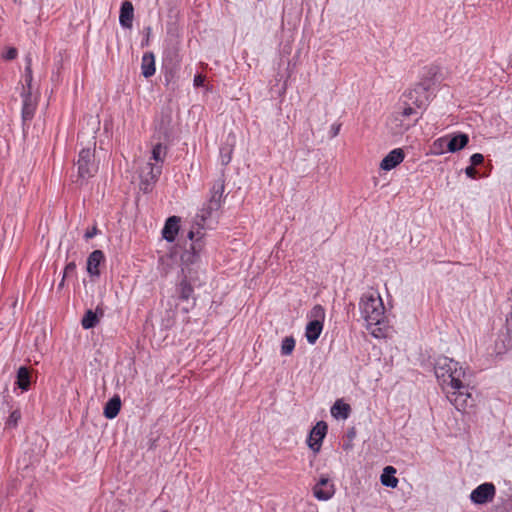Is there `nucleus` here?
Masks as SVG:
<instances>
[{
	"label": "nucleus",
	"mask_w": 512,
	"mask_h": 512,
	"mask_svg": "<svg viewBox=\"0 0 512 512\" xmlns=\"http://www.w3.org/2000/svg\"><path fill=\"white\" fill-rule=\"evenodd\" d=\"M309 322L305 328V337L310 344H315L323 331L325 310L317 304L308 313Z\"/></svg>",
	"instance_id": "423d86ee"
},
{
	"label": "nucleus",
	"mask_w": 512,
	"mask_h": 512,
	"mask_svg": "<svg viewBox=\"0 0 512 512\" xmlns=\"http://www.w3.org/2000/svg\"><path fill=\"white\" fill-rule=\"evenodd\" d=\"M171 116L169 114L162 115L158 129L163 132L165 137H168Z\"/></svg>",
	"instance_id": "cd10ccee"
},
{
	"label": "nucleus",
	"mask_w": 512,
	"mask_h": 512,
	"mask_svg": "<svg viewBox=\"0 0 512 512\" xmlns=\"http://www.w3.org/2000/svg\"><path fill=\"white\" fill-rule=\"evenodd\" d=\"M167 156V146L158 142L153 145L151 150V156L147 163L148 172L145 173L144 177L147 182L155 183L162 174V168L164 161Z\"/></svg>",
	"instance_id": "39448f33"
},
{
	"label": "nucleus",
	"mask_w": 512,
	"mask_h": 512,
	"mask_svg": "<svg viewBox=\"0 0 512 512\" xmlns=\"http://www.w3.org/2000/svg\"><path fill=\"white\" fill-rule=\"evenodd\" d=\"M484 161V156L481 153H475L470 157L471 166L481 165Z\"/></svg>",
	"instance_id": "c756f323"
},
{
	"label": "nucleus",
	"mask_w": 512,
	"mask_h": 512,
	"mask_svg": "<svg viewBox=\"0 0 512 512\" xmlns=\"http://www.w3.org/2000/svg\"><path fill=\"white\" fill-rule=\"evenodd\" d=\"M396 469L393 466H386L380 477L381 483L384 486L396 488L398 485V479L395 477Z\"/></svg>",
	"instance_id": "412c9836"
},
{
	"label": "nucleus",
	"mask_w": 512,
	"mask_h": 512,
	"mask_svg": "<svg viewBox=\"0 0 512 512\" xmlns=\"http://www.w3.org/2000/svg\"><path fill=\"white\" fill-rule=\"evenodd\" d=\"M230 160H231V156H230V154H229V155H227V156H222V163H223L224 165H227V164L230 162Z\"/></svg>",
	"instance_id": "c9c22d12"
},
{
	"label": "nucleus",
	"mask_w": 512,
	"mask_h": 512,
	"mask_svg": "<svg viewBox=\"0 0 512 512\" xmlns=\"http://www.w3.org/2000/svg\"><path fill=\"white\" fill-rule=\"evenodd\" d=\"M21 418V413L19 410H14L13 412H11V414L9 415L7 421H6V425L8 427H15L17 426L18 424V421L20 420Z\"/></svg>",
	"instance_id": "c85d7f7f"
},
{
	"label": "nucleus",
	"mask_w": 512,
	"mask_h": 512,
	"mask_svg": "<svg viewBox=\"0 0 512 512\" xmlns=\"http://www.w3.org/2000/svg\"><path fill=\"white\" fill-rule=\"evenodd\" d=\"M205 82V76L202 75V74H197L195 75L194 77V80H193V84L195 87H200L204 84Z\"/></svg>",
	"instance_id": "f704fd0d"
},
{
	"label": "nucleus",
	"mask_w": 512,
	"mask_h": 512,
	"mask_svg": "<svg viewBox=\"0 0 512 512\" xmlns=\"http://www.w3.org/2000/svg\"><path fill=\"white\" fill-rule=\"evenodd\" d=\"M225 190L224 180L218 179L216 180L211 189H210V197L202 210V219L205 220L208 218L213 211H217L221 208L222 205V196Z\"/></svg>",
	"instance_id": "6e6552de"
},
{
	"label": "nucleus",
	"mask_w": 512,
	"mask_h": 512,
	"mask_svg": "<svg viewBox=\"0 0 512 512\" xmlns=\"http://www.w3.org/2000/svg\"><path fill=\"white\" fill-rule=\"evenodd\" d=\"M33 112H34V107L29 104L27 101H25L24 103V107H23V117L24 118H31L33 116Z\"/></svg>",
	"instance_id": "7c9ffc66"
},
{
	"label": "nucleus",
	"mask_w": 512,
	"mask_h": 512,
	"mask_svg": "<svg viewBox=\"0 0 512 512\" xmlns=\"http://www.w3.org/2000/svg\"><path fill=\"white\" fill-rule=\"evenodd\" d=\"M327 429V423L324 421H319L309 433L307 444L315 454L318 453L321 449L323 439L327 434Z\"/></svg>",
	"instance_id": "9b49d317"
},
{
	"label": "nucleus",
	"mask_w": 512,
	"mask_h": 512,
	"mask_svg": "<svg viewBox=\"0 0 512 512\" xmlns=\"http://www.w3.org/2000/svg\"><path fill=\"white\" fill-rule=\"evenodd\" d=\"M447 144H448V136L445 135L440 138H437L436 140L433 141V143L431 145V153L433 155H441L446 152H449L447 149Z\"/></svg>",
	"instance_id": "5701e85b"
},
{
	"label": "nucleus",
	"mask_w": 512,
	"mask_h": 512,
	"mask_svg": "<svg viewBox=\"0 0 512 512\" xmlns=\"http://www.w3.org/2000/svg\"><path fill=\"white\" fill-rule=\"evenodd\" d=\"M121 409V400L119 396L112 397L104 407V416L108 419L115 418Z\"/></svg>",
	"instance_id": "aec40b11"
},
{
	"label": "nucleus",
	"mask_w": 512,
	"mask_h": 512,
	"mask_svg": "<svg viewBox=\"0 0 512 512\" xmlns=\"http://www.w3.org/2000/svg\"><path fill=\"white\" fill-rule=\"evenodd\" d=\"M105 256L101 250H94L87 259V272L90 276L98 277L100 275L99 266L104 262Z\"/></svg>",
	"instance_id": "f3484780"
},
{
	"label": "nucleus",
	"mask_w": 512,
	"mask_h": 512,
	"mask_svg": "<svg viewBox=\"0 0 512 512\" xmlns=\"http://www.w3.org/2000/svg\"><path fill=\"white\" fill-rule=\"evenodd\" d=\"M434 373L446 398L458 411H465L472 405V388L466 381L465 368L458 361L440 356L436 359Z\"/></svg>",
	"instance_id": "f257e3e1"
},
{
	"label": "nucleus",
	"mask_w": 512,
	"mask_h": 512,
	"mask_svg": "<svg viewBox=\"0 0 512 512\" xmlns=\"http://www.w3.org/2000/svg\"><path fill=\"white\" fill-rule=\"evenodd\" d=\"M183 310H184L186 313H188V312H189V310H190V308H184Z\"/></svg>",
	"instance_id": "58836bf2"
},
{
	"label": "nucleus",
	"mask_w": 512,
	"mask_h": 512,
	"mask_svg": "<svg viewBox=\"0 0 512 512\" xmlns=\"http://www.w3.org/2000/svg\"><path fill=\"white\" fill-rule=\"evenodd\" d=\"M338 130H339V128H334L335 135L338 134Z\"/></svg>",
	"instance_id": "4c0bfd02"
},
{
	"label": "nucleus",
	"mask_w": 512,
	"mask_h": 512,
	"mask_svg": "<svg viewBox=\"0 0 512 512\" xmlns=\"http://www.w3.org/2000/svg\"><path fill=\"white\" fill-rule=\"evenodd\" d=\"M447 136H448L447 149L451 153H455L457 151L462 150L469 143V136L465 133H454V134H450Z\"/></svg>",
	"instance_id": "dca6fc26"
},
{
	"label": "nucleus",
	"mask_w": 512,
	"mask_h": 512,
	"mask_svg": "<svg viewBox=\"0 0 512 512\" xmlns=\"http://www.w3.org/2000/svg\"><path fill=\"white\" fill-rule=\"evenodd\" d=\"M177 291L179 294V298L185 301L189 300L194 293V289L187 279H183L179 283Z\"/></svg>",
	"instance_id": "b1692460"
},
{
	"label": "nucleus",
	"mask_w": 512,
	"mask_h": 512,
	"mask_svg": "<svg viewBox=\"0 0 512 512\" xmlns=\"http://www.w3.org/2000/svg\"><path fill=\"white\" fill-rule=\"evenodd\" d=\"M335 492V484L327 474H321L312 487L313 496L319 501L330 500L335 495Z\"/></svg>",
	"instance_id": "1a4fd4ad"
},
{
	"label": "nucleus",
	"mask_w": 512,
	"mask_h": 512,
	"mask_svg": "<svg viewBox=\"0 0 512 512\" xmlns=\"http://www.w3.org/2000/svg\"><path fill=\"white\" fill-rule=\"evenodd\" d=\"M99 232H100V231H99V229L97 228V226H96V225H94L91 229H88V230L85 232V234H84V238H85L86 240H89V239H91V238L95 237Z\"/></svg>",
	"instance_id": "2f4dec72"
},
{
	"label": "nucleus",
	"mask_w": 512,
	"mask_h": 512,
	"mask_svg": "<svg viewBox=\"0 0 512 512\" xmlns=\"http://www.w3.org/2000/svg\"><path fill=\"white\" fill-rule=\"evenodd\" d=\"M295 339L292 336L285 337L281 344V354L290 355L295 349Z\"/></svg>",
	"instance_id": "a878e982"
},
{
	"label": "nucleus",
	"mask_w": 512,
	"mask_h": 512,
	"mask_svg": "<svg viewBox=\"0 0 512 512\" xmlns=\"http://www.w3.org/2000/svg\"><path fill=\"white\" fill-rule=\"evenodd\" d=\"M338 130H339V128H334L335 135L338 134Z\"/></svg>",
	"instance_id": "e433bc0d"
},
{
	"label": "nucleus",
	"mask_w": 512,
	"mask_h": 512,
	"mask_svg": "<svg viewBox=\"0 0 512 512\" xmlns=\"http://www.w3.org/2000/svg\"><path fill=\"white\" fill-rule=\"evenodd\" d=\"M350 413V406L343 403L341 400H337L331 408V414L334 417H341L343 419L348 418Z\"/></svg>",
	"instance_id": "4be33fe9"
},
{
	"label": "nucleus",
	"mask_w": 512,
	"mask_h": 512,
	"mask_svg": "<svg viewBox=\"0 0 512 512\" xmlns=\"http://www.w3.org/2000/svg\"><path fill=\"white\" fill-rule=\"evenodd\" d=\"M134 7L129 0H124L121 4L119 22L123 28L130 29L133 25Z\"/></svg>",
	"instance_id": "2eb2a0df"
},
{
	"label": "nucleus",
	"mask_w": 512,
	"mask_h": 512,
	"mask_svg": "<svg viewBox=\"0 0 512 512\" xmlns=\"http://www.w3.org/2000/svg\"><path fill=\"white\" fill-rule=\"evenodd\" d=\"M359 309L366 328L373 337L383 339L389 336L390 327L385 321L384 303L377 290L370 289L362 294Z\"/></svg>",
	"instance_id": "f03ea898"
},
{
	"label": "nucleus",
	"mask_w": 512,
	"mask_h": 512,
	"mask_svg": "<svg viewBox=\"0 0 512 512\" xmlns=\"http://www.w3.org/2000/svg\"><path fill=\"white\" fill-rule=\"evenodd\" d=\"M155 59L152 53H145L142 56L141 72L145 78H149L155 74Z\"/></svg>",
	"instance_id": "6ab92c4d"
},
{
	"label": "nucleus",
	"mask_w": 512,
	"mask_h": 512,
	"mask_svg": "<svg viewBox=\"0 0 512 512\" xmlns=\"http://www.w3.org/2000/svg\"><path fill=\"white\" fill-rule=\"evenodd\" d=\"M15 385L22 391H28L31 385V369L21 366L16 375Z\"/></svg>",
	"instance_id": "a211bd4d"
},
{
	"label": "nucleus",
	"mask_w": 512,
	"mask_h": 512,
	"mask_svg": "<svg viewBox=\"0 0 512 512\" xmlns=\"http://www.w3.org/2000/svg\"><path fill=\"white\" fill-rule=\"evenodd\" d=\"M17 54L18 52L16 48H9L6 54L4 55V58L7 60H13L17 57Z\"/></svg>",
	"instance_id": "72a5a7b5"
},
{
	"label": "nucleus",
	"mask_w": 512,
	"mask_h": 512,
	"mask_svg": "<svg viewBox=\"0 0 512 512\" xmlns=\"http://www.w3.org/2000/svg\"><path fill=\"white\" fill-rule=\"evenodd\" d=\"M98 322L99 319L96 313L92 310H87L81 320V325L84 329H91L94 328Z\"/></svg>",
	"instance_id": "393cba45"
},
{
	"label": "nucleus",
	"mask_w": 512,
	"mask_h": 512,
	"mask_svg": "<svg viewBox=\"0 0 512 512\" xmlns=\"http://www.w3.org/2000/svg\"><path fill=\"white\" fill-rule=\"evenodd\" d=\"M95 146L96 141L94 140L90 146L82 148L79 151L76 166L78 177L77 181H81V183L94 177L98 172L99 163L95 157Z\"/></svg>",
	"instance_id": "20e7f679"
},
{
	"label": "nucleus",
	"mask_w": 512,
	"mask_h": 512,
	"mask_svg": "<svg viewBox=\"0 0 512 512\" xmlns=\"http://www.w3.org/2000/svg\"><path fill=\"white\" fill-rule=\"evenodd\" d=\"M430 85L428 83H417L402 95L403 103H410V107L417 109H426L430 103L429 94Z\"/></svg>",
	"instance_id": "0eeeda50"
},
{
	"label": "nucleus",
	"mask_w": 512,
	"mask_h": 512,
	"mask_svg": "<svg viewBox=\"0 0 512 512\" xmlns=\"http://www.w3.org/2000/svg\"><path fill=\"white\" fill-rule=\"evenodd\" d=\"M465 173L471 179H476L478 177V171L476 170V168L474 166H471V165L466 167Z\"/></svg>",
	"instance_id": "473e14b6"
},
{
	"label": "nucleus",
	"mask_w": 512,
	"mask_h": 512,
	"mask_svg": "<svg viewBox=\"0 0 512 512\" xmlns=\"http://www.w3.org/2000/svg\"><path fill=\"white\" fill-rule=\"evenodd\" d=\"M405 158L404 151L401 148H396L390 151L381 161L380 168L390 171L399 165Z\"/></svg>",
	"instance_id": "ddd939ff"
},
{
	"label": "nucleus",
	"mask_w": 512,
	"mask_h": 512,
	"mask_svg": "<svg viewBox=\"0 0 512 512\" xmlns=\"http://www.w3.org/2000/svg\"><path fill=\"white\" fill-rule=\"evenodd\" d=\"M421 116L414 107H410V103H403L399 109L392 113L388 120V126L393 134H402L416 125Z\"/></svg>",
	"instance_id": "7ed1b4c3"
},
{
	"label": "nucleus",
	"mask_w": 512,
	"mask_h": 512,
	"mask_svg": "<svg viewBox=\"0 0 512 512\" xmlns=\"http://www.w3.org/2000/svg\"><path fill=\"white\" fill-rule=\"evenodd\" d=\"M180 229V217L171 216L169 217L162 229V236L168 242H173Z\"/></svg>",
	"instance_id": "4468645a"
},
{
	"label": "nucleus",
	"mask_w": 512,
	"mask_h": 512,
	"mask_svg": "<svg viewBox=\"0 0 512 512\" xmlns=\"http://www.w3.org/2000/svg\"><path fill=\"white\" fill-rule=\"evenodd\" d=\"M203 236H204V234L201 230H198L197 232L190 231L188 233V238L192 241V244H191L192 253L182 255L183 261L187 260L190 262H194L199 257V254L204 247V242L202 240Z\"/></svg>",
	"instance_id": "f8f14e48"
},
{
	"label": "nucleus",
	"mask_w": 512,
	"mask_h": 512,
	"mask_svg": "<svg viewBox=\"0 0 512 512\" xmlns=\"http://www.w3.org/2000/svg\"><path fill=\"white\" fill-rule=\"evenodd\" d=\"M75 273H76V263L74 261L67 263L64 268L63 277L59 284V287L64 286V281H65L66 277L73 276Z\"/></svg>",
	"instance_id": "bb28decb"
},
{
	"label": "nucleus",
	"mask_w": 512,
	"mask_h": 512,
	"mask_svg": "<svg viewBox=\"0 0 512 512\" xmlns=\"http://www.w3.org/2000/svg\"><path fill=\"white\" fill-rule=\"evenodd\" d=\"M496 494L495 485L491 482H485L477 486L470 494V500L474 504H486L491 502Z\"/></svg>",
	"instance_id": "9d476101"
},
{
	"label": "nucleus",
	"mask_w": 512,
	"mask_h": 512,
	"mask_svg": "<svg viewBox=\"0 0 512 512\" xmlns=\"http://www.w3.org/2000/svg\"><path fill=\"white\" fill-rule=\"evenodd\" d=\"M27 512H33V511L30 509V510H28Z\"/></svg>",
	"instance_id": "ea45409f"
}]
</instances>
